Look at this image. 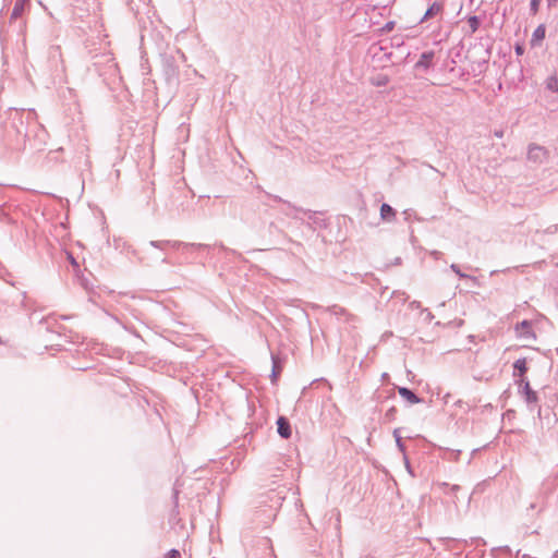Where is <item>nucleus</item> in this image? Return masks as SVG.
Wrapping results in <instances>:
<instances>
[{"mask_svg":"<svg viewBox=\"0 0 558 558\" xmlns=\"http://www.w3.org/2000/svg\"><path fill=\"white\" fill-rule=\"evenodd\" d=\"M93 65L95 70L98 72L99 76L104 77V81L107 85H112L119 78L118 76V65L114 62V58L112 53L105 52L101 54L94 56Z\"/></svg>","mask_w":558,"mask_h":558,"instance_id":"nucleus-1","label":"nucleus"},{"mask_svg":"<svg viewBox=\"0 0 558 558\" xmlns=\"http://www.w3.org/2000/svg\"><path fill=\"white\" fill-rule=\"evenodd\" d=\"M517 336L522 339L526 344L535 341L536 336L532 330V324L529 320H523L515 326Z\"/></svg>","mask_w":558,"mask_h":558,"instance_id":"nucleus-2","label":"nucleus"},{"mask_svg":"<svg viewBox=\"0 0 558 558\" xmlns=\"http://www.w3.org/2000/svg\"><path fill=\"white\" fill-rule=\"evenodd\" d=\"M548 158V151L545 147L531 144L527 149V159L536 163H543Z\"/></svg>","mask_w":558,"mask_h":558,"instance_id":"nucleus-3","label":"nucleus"},{"mask_svg":"<svg viewBox=\"0 0 558 558\" xmlns=\"http://www.w3.org/2000/svg\"><path fill=\"white\" fill-rule=\"evenodd\" d=\"M444 11V4L440 2H434L425 12L420 23H423L429 19L440 15Z\"/></svg>","mask_w":558,"mask_h":558,"instance_id":"nucleus-4","label":"nucleus"},{"mask_svg":"<svg viewBox=\"0 0 558 558\" xmlns=\"http://www.w3.org/2000/svg\"><path fill=\"white\" fill-rule=\"evenodd\" d=\"M277 426H278V429H277L278 434L282 438L288 439L291 436V427L286 417L280 416L277 421Z\"/></svg>","mask_w":558,"mask_h":558,"instance_id":"nucleus-5","label":"nucleus"},{"mask_svg":"<svg viewBox=\"0 0 558 558\" xmlns=\"http://www.w3.org/2000/svg\"><path fill=\"white\" fill-rule=\"evenodd\" d=\"M380 217L385 221H393L396 218V210L390 205L384 203L380 207Z\"/></svg>","mask_w":558,"mask_h":558,"instance_id":"nucleus-6","label":"nucleus"},{"mask_svg":"<svg viewBox=\"0 0 558 558\" xmlns=\"http://www.w3.org/2000/svg\"><path fill=\"white\" fill-rule=\"evenodd\" d=\"M398 392L403 399H405L408 402L412 404L421 402V399L413 391L405 387H400L398 389Z\"/></svg>","mask_w":558,"mask_h":558,"instance_id":"nucleus-7","label":"nucleus"},{"mask_svg":"<svg viewBox=\"0 0 558 558\" xmlns=\"http://www.w3.org/2000/svg\"><path fill=\"white\" fill-rule=\"evenodd\" d=\"M522 391L525 396V401L527 403H536L538 398H537V395L534 390H532V388L530 387V384L529 381H524L523 383V386H522Z\"/></svg>","mask_w":558,"mask_h":558,"instance_id":"nucleus-8","label":"nucleus"},{"mask_svg":"<svg viewBox=\"0 0 558 558\" xmlns=\"http://www.w3.org/2000/svg\"><path fill=\"white\" fill-rule=\"evenodd\" d=\"M434 58L433 51H425L421 54L420 60L416 62V68L427 69Z\"/></svg>","mask_w":558,"mask_h":558,"instance_id":"nucleus-9","label":"nucleus"},{"mask_svg":"<svg viewBox=\"0 0 558 558\" xmlns=\"http://www.w3.org/2000/svg\"><path fill=\"white\" fill-rule=\"evenodd\" d=\"M25 2L26 0H16L11 12V20H16L23 14Z\"/></svg>","mask_w":558,"mask_h":558,"instance_id":"nucleus-10","label":"nucleus"},{"mask_svg":"<svg viewBox=\"0 0 558 558\" xmlns=\"http://www.w3.org/2000/svg\"><path fill=\"white\" fill-rule=\"evenodd\" d=\"M545 37V27L543 25H539L533 33L531 45L537 46Z\"/></svg>","mask_w":558,"mask_h":558,"instance_id":"nucleus-11","label":"nucleus"},{"mask_svg":"<svg viewBox=\"0 0 558 558\" xmlns=\"http://www.w3.org/2000/svg\"><path fill=\"white\" fill-rule=\"evenodd\" d=\"M547 89L558 93V77L556 75H551L546 80Z\"/></svg>","mask_w":558,"mask_h":558,"instance_id":"nucleus-12","label":"nucleus"},{"mask_svg":"<svg viewBox=\"0 0 558 558\" xmlns=\"http://www.w3.org/2000/svg\"><path fill=\"white\" fill-rule=\"evenodd\" d=\"M514 369L519 371V376H522L526 372L525 359H519L514 362Z\"/></svg>","mask_w":558,"mask_h":558,"instance_id":"nucleus-13","label":"nucleus"},{"mask_svg":"<svg viewBox=\"0 0 558 558\" xmlns=\"http://www.w3.org/2000/svg\"><path fill=\"white\" fill-rule=\"evenodd\" d=\"M393 437L396 438V444H397L398 449L404 456L405 454V447H404V444L402 442V438L400 436V432H399L398 428L393 430Z\"/></svg>","mask_w":558,"mask_h":558,"instance_id":"nucleus-14","label":"nucleus"},{"mask_svg":"<svg viewBox=\"0 0 558 558\" xmlns=\"http://www.w3.org/2000/svg\"><path fill=\"white\" fill-rule=\"evenodd\" d=\"M468 24L471 28V32L472 33H475L480 26V19L475 15L473 16H470L469 20H468Z\"/></svg>","mask_w":558,"mask_h":558,"instance_id":"nucleus-15","label":"nucleus"},{"mask_svg":"<svg viewBox=\"0 0 558 558\" xmlns=\"http://www.w3.org/2000/svg\"><path fill=\"white\" fill-rule=\"evenodd\" d=\"M451 270L454 271L460 278H468V275L463 274L460 268L458 267V265L456 264H451L450 266Z\"/></svg>","mask_w":558,"mask_h":558,"instance_id":"nucleus-16","label":"nucleus"},{"mask_svg":"<svg viewBox=\"0 0 558 558\" xmlns=\"http://www.w3.org/2000/svg\"><path fill=\"white\" fill-rule=\"evenodd\" d=\"M393 28H395V22L390 21L383 26L381 32L390 33Z\"/></svg>","mask_w":558,"mask_h":558,"instance_id":"nucleus-17","label":"nucleus"},{"mask_svg":"<svg viewBox=\"0 0 558 558\" xmlns=\"http://www.w3.org/2000/svg\"><path fill=\"white\" fill-rule=\"evenodd\" d=\"M165 558H181V554L177 549H171L170 551H168Z\"/></svg>","mask_w":558,"mask_h":558,"instance_id":"nucleus-18","label":"nucleus"},{"mask_svg":"<svg viewBox=\"0 0 558 558\" xmlns=\"http://www.w3.org/2000/svg\"><path fill=\"white\" fill-rule=\"evenodd\" d=\"M403 461H404V464H405V469L409 471V473L412 474L410 462H409V459H408L407 454H404Z\"/></svg>","mask_w":558,"mask_h":558,"instance_id":"nucleus-19","label":"nucleus"},{"mask_svg":"<svg viewBox=\"0 0 558 558\" xmlns=\"http://www.w3.org/2000/svg\"><path fill=\"white\" fill-rule=\"evenodd\" d=\"M515 52H517V54H519V56H520V54H522V53H523V48H522L521 46H517V47H515Z\"/></svg>","mask_w":558,"mask_h":558,"instance_id":"nucleus-20","label":"nucleus"},{"mask_svg":"<svg viewBox=\"0 0 558 558\" xmlns=\"http://www.w3.org/2000/svg\"><path fill=\"white\" fill-rule=\"evenodd\" d=\"M387 82H388V80H387V78H383V80H379V81L377 82V85H378V86L386 85V84H387Z\"/></svg>","mask_w":558,"mask_h":558,"instance_id":"nucleus-21","label":"nucleus"},{"mask_svg":"<svg viewBox=\"0 0 558 558\" xmlns=\"http://www.w3.org/2000/svg\"><path fill=\"white\" fill-rule=\"evenodd\" d=\"M537 4H538L537 0H532V1H531V7H532V9H536V8H537Z\"/></svg>","mask_w":558,"mask_h":558,"instance_id":"nucleus-22","label":"nucleus"},{"mask_svg":"<svg viewBox=\"0 0 558 558\" xmlns=\"http://www.w3.org/2000/svg\"><path fill=\"white\" fill-rule=\"evenodd\" d=\"M432 255H433L435 258H439V256L441 255V253H440V252H438V251H434V252H432Z\"/></svg>","mask_w":558,"mask_h":558,"instance_id":"nucleus-23","label":"nucleus"},{"mask_svg":"<svg viewBox=\"0 0 558 558\" xmlns=\"http://www.w3.org/2000/svg\"><path fill=\"white\" fill-rule=\"evenodd\" d=\"M277 366H276V362H274V369H272V376L274 378H276L277 376V371H276Z\"/></svg>","mask_w":558,"mask_h":558,"instance_id":"nucleus-24","label":"nucleus"},{"mask_svg":"<svg viewBox=\"0 0 558 558\" xmlns=\"http://www.w3.org/2000/svg\"><path fill=\"white\" fill-rule=\"evenodd\" d=\"M17 133H19V134H23V135H24V137H27V136H28V135H27V132L23 133V132H22V130H21L20 128H17Z\"/></svg>","mask_w":558,"mask_h":558,"instance_id":"nucleus-25","label":"nucleus"},{"mask_svg":"<svg viewBox=\"0 0 558 558\" xmlns=\"http://www.w3.org/2000/svg\"><path fill=\"white\" fill-rule=\"evenodd\" d=\"M49 320H50V317H46V318H44L40 323H41V324H48V323H49Z\"/></svg>","mask_w":558,"mask_h":558,"instance_id":"nucleus-26","label":"nucleus"},{"mask_svg":"<svg viewBox=\"0 0 558 558\" xmlns=\"http://www.w3.org/2000/svg\"><path fill=\"white\" fill-rule=\"evenodd\" d=\"M19 122H20V124H21V126H22V125H23V120H22V118H20V119H19Z\"/></svg>","mask_w":558,"mask_h":558,"instance_id":"nucleus-27","label":"nucleus"},{"mask_svg":"<svg viewBox=\"0 0 558 558\" xmlns=\"http://www.w3.org/2000/svg\"><path fill=\"white\" fill-rule=\"evenodd\" d=\"M70 258H71V260H72V263H73V264H76V263H75V259H74L72 256H70Z\"/></svg>","mask_w":558,"mask_h":558,"instance_id":"nucleus-28","label":"nucleus"}]
</instances>
